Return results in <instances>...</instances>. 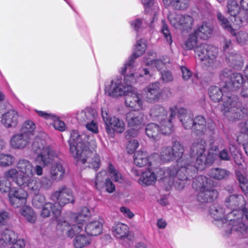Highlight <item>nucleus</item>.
I'll use <instances>...</instances> for the list:
<instances>
[{"instance_id":"7c9ffc66","label":"nucleus","mask_w":248,"mask_h":248,"mask_svg":"<svg viewBox=\"0 0 248 248\" xmlns=\"http://www.w3.org/2000/svg\"><path fill=\"white\" fill-rule=\"evenodd\" d=\"M18 114L14 110H9L2 115L1 122L6 128L15 127L18 123Z\"/></svg>"},{"instance_id":"ddd939ff","label":"nucleus","mask_w":248,"mask_h":248,"mask_svg":"<svg viewBox=\"0 0 248 248\" xmlns=\"http://www.w3.org/2000/svg\"><path fill=\"white\" fill-rule=\"evenodd\" d=\"M197 57L207 67L214 68L217 64L218 49L205 43L197 45L194 49Z\"/></svg>"},{"instance_id":"8fccbe9b","label":"nucleus","mask_w":248,"mask_h":248,"mask_svg":"<svg viewBox=\"0 0 248 248\" xmlns=\"http://www.w3.org/2000/svg\"><path fill=\"white\" fill-rule=\"evenodd\" d=\"M131 27L136 31L145 28L148 24V21L145 18H137L130 22Z\"/></svg>"},{"instance_id":"09e8293b","label":"nucleus","mask_w":248,"mask_h":248,"mask_svg":"<svg viewBox=\"0 0 248 248\" xmlns=\"http://www.w3.org/2000/svg\"><path fill=\"white\" fill-rule=\"evenodd\" d=\"M20 213L25 218L31 223H34L36 220V216L32 209L29 206H23Z\"/></svg>"},{"instance_id":"4be33fe9","label":"nucleus","mask_w":248,"mask_h":248,"mask_svg":"<svg viewBox=\"0 0 248 248\" xmlns=\"http://www.w3.org/2000/svg\"><path fill=\"white\" fill-rule=\"evenodd\" d=\"M147 44L145 40L141 39L138 40L135 46L134 52L120 69V73L124 74L128 68L130 69L133 68L135 60L141 56L145 52Z\"/></svg>"},{"instance_id":"13d9d810","label":"nucleus","mask_w":248,"mask_h":248,"mask_svg":"<svg viewBox=\"0 0 248 248\" xmlns=\"http://www.w3.org/2000/svg\"><path fill=\"white\" fill-rule=\"evenodd\" d=\"M50 123L52 124L55 129L61 131H63L65 130V124L62 121L60 120L59 118L55 114L54 118L52 119Z\"/></svg>"},{"instance_id":"f3484780","label":"nucleus","mask_w":248,"mask_h":248,"mask_svg":"<svg viewBox=\"0 0 248 248\" xmlns=\"http://www.w3.org/2000/svg\"><path fill=\"white\" fill-rule=\"evenodd\" d=\"M125 120L130 129L127 133L129 137H136L140 134V130L145 124L143 114L141 113L130 111L125 116Z\"/></svg>"},{"instance_id":"a19ab883","label":"nucleus","mask_w":248,"mask_h":248,"mask_svg":"<svg viewBox=\"0 0 248 248\" xmlns=\"http://www.w3.org/2000/svg\"><path fill=\"white\" fill-rule=\"evenodd\" d=\"M225 55L226 62L234 68L238 69L242 66L243 60L239 54L232 52H228Z\"/></svg>"},{"instance_id":"e2e57ef3","label":"nucleus","mask_w":248,"mask_h":248,"mask_svg":"<svg viewBox=\"0 0 248 248\" xmlns=\"http://www.w3.org/2000/svg\"><path fill=\"white\" fill-rule=\"evenodd\" d=\"M104 188H105L106 191L109 193H112L115 190V185L108 177L105 179L104 183Z\"/></svg>"},{"instance_id":"79ce46f5","label":"nucleus","mask_w":248,"mask_h":248,"mask_svg":"<svg viewBox=\"0 0 248 248\" xmlns=\"http://www.w3.org/2000/svg\"><path fill=\"white\" fill-rule=\"evenodd\" d=\"M145 133L146 135L153 140H157L161 131V124L159 125L155 123H150L146 126Z\"/></svg>"},{"instance_id":"c756f323","label":"nucleus","mask_w":248,"mask_h":248,"mask_svg":"<svg viewBox=\"0 0 248 248\" xmlns=\"http://www.w3.org/2000/svg\"><path fill=\"white\" fill-rule=\"evenodd\" d=\"M206 122L204 118L202 116H198L193 120V130L197 135H202L212 130L213 124L206 128Z\"/></svg>"},{"instance_id":"423d86ee","label":"nucleus","mask_w":248,"mask_h":248,"mask_svg":"<svg viewBox=\"0 0 248 248\" xmlns=\"http://www.w3.org/2000/svg\"><path fill=\"white\" fill-rule=\"evenodd\" d=\"M209 94L214 102H219L222 99V111L227 117L230 118V120L239 118L235 108L236 104L235 98H232L228 92L223 91L222 88L220 89L217 87L212 86L209 89Z\"/></svg>"},{"instance_id":"f257e3e1","label":"nucleus","mask_w":248,"mask_h":248,"mask_svg":"<svg viewBox=\"0 0 248 248\" xmlns=\"http://www.w3.org/2000/svg\"><path fill=\"white\" fill-rule=\"evenodd\" d=\"M69 144L70 152L78 163L95 170L100 168V156L93 152L97 147L96 141L93 136L79 135L77 131L73 130L71 133Z\"/></svg>"},{"instance_id":"680f3d73","label":"nucleus","mask_w":248,"mask_h":248,"mask_svg":"<svg viewBox=\"0 0 248 248\" xmlns=\"http://www.w3.org/2000/svg\"><path fill=\"white\" fill-rule=\"evenodd\" d=\"M161 31L166 41L169 45H171L172 42L171 34L168 26L165 23L162 25Z\"/></svg>"},{"instance_id":"6e6d98bb","label":"nucleus","mask_w":248,"mask_h":248,"mask_svg":"<svg viewBox=\"0 0 248 248\" xmlns=\"http://www.w3.org/2000/svg\"><path fill=\"white\" fill-rule=\"evenodd\" d=\"M35 194L32 200V204L35 208H41L47 202L43 195Z\"/></svg>"},{"instance_id":"20e7f679","label":"nucleus","mask_w":248,"mask_h":248,"mask_svg":"<svg viewBox=\"0 0 248 248\" xmlns=\"http://www.w3.org/2000/svg\"><path fill=\"white\" fill-rule=\"evenodd\" d=\"M184 148L183 146L178 141H174L172 147H165L162 148L160 153V159L164 162L176 160L177 165L180 168L177 170L174 167H172L176 170L175 176L178 179H182L184 175L186 178V186L187 184V176L184 172L188 170L187 165L190 163L189 158H186L184 155Z\"/></svg>"},{"instance_id":"7ed1b4c3","label":"nucleus","mask_w":248,"mask_h":248,"mask_svg":"<svg viewBox=\"0 0 248 248\" xmlns=\"http://www.w3.org/2000/svg\"><path fill=\"white\" fill-rule=\"evenodd\" d=\"M18 168L19 170L25 174V176L20 180L19 184L25 185L27 189L32 194H38L41 188H48L53 183L56 181L49 177L45 176L41 180L33 177V166L31 162L26 159H20L18 161Z\"/></svg>"},{"instance_id":"cd10ccee","label":"nucleus","mask_w":248,"mask_h":248,"mask_svg":"<svg viewBox=\"0 0 248 248\" xmlns=\"http://www.w3.org/2000/svg\"><path fill=\"white\" fill-rule=\"evenodd\" d=\"M31 139L28 134L23 133L16 134L12 137L10 145L13 149L22 150L29 145Z\"/></svg>"},{"instance_id":"5fc2aeb1","label":"nucleus","mask_w":248,"mask_h":248,"mask_svg":"<svg viewBox=\"0 0 248 248\" xmlns=\"http://www.w3.org/2000/svg\"><path fill=\"white\" fill-rule=\"evenodd\" d=\"M217 19L219 21L221 26L231 33L233 32V29L232 28L228 19L225 18L220 13L217 14Z\"/></svg>"},{"instance_id":"4c0bfd02","label":"nucleus","mask_w":248,"mask_h":248,"mask_svg":"<svg viewBox=\"0 0 248 248\" xmlns=\"http://www.w3.org/2000/svg\"><path fill=\"white\" fill-rule=\"evenodd\" d=\"M213 31V28L212 24L209 22H203L194 31L198 37L202 39L206 40L211 36Z\"/></svg>"},{"instance_id":"6ab92c4d","label":"nucleus","mask_w":248,"mask_h":248,"mask_svg":"<svg viewBox=\"0 0 248 248\" xmlns=\"http://www.w3.org/2000/svg\"><path fill=\"white\" fill-rule=\"evenodd\" d=\"M168 18L172 27L182 31L190 29L193 23L191 16L178 14L175 12L169 13Z\"/></svg>"},{"instance_id":"f03ea898","label":"nucleus","mask_w":248,"mask_h":248,"mask_svg":"<svg viewBox=\"0 0 248 248\" xmlns=\"http://www.w3.org/2000/svg\"><path fill=\"white\" fill-rule=\"evenodd\" d=\"M132 172L135 176L139 177L138 183L142 186L154 185L157 178L162 181L167 189L174 186L177 189H182L186 186V177L184 175L182 179H178L175 176L176 170L173 167L160 169L156 175L149 168L141 172L133 169Z\"/></svg>"},{"instance_id":"e433bc0d","label":"nucleus","mask_w":248,"mask_h":248,"mask_svg":"<svg viewBox=\"0 0 248 248\" xmlns=\"http://www.w3.org/2000/svg\"><path fill=\"white\" fill-rule=\"evenodd\" d=\"M151 156L148 157L146 152L142 151L137 152L134 155V164L139 167L147 166L149 168L152 166Z\"/></svg>"},{"instance_id":"c03bdc74","label":"nucleus","mask_w":248,"mask_h":248,"mask_svg":"<svg viewBox=\"0 0 248 248\" xmlns=\"http://www.w3.org/2000/svg\"><path fill=\"white\" fill-rule=\"evenodd\" d=\"M233 74L232 71L228 68H224L220 72L219 78L220 80V86L222 88L223 91H226V87L228 85L231 77Z\"/></svg>"},{"instance_id":"052dcab7","label":"nucleus","mask_w":248,"mask_h":248,"mask_svg":"<svg viewBox=\"0 0 248 248\" xmlns=\"http://www.w3.org/2000/svg\"><path fill=\"white\" fill-rule=\"evenodd\" d=\"M139 146V142L135 139L128 141L126 145V151L129 154H132L136 150Z\"/></svg>"},{"instance_id":"6e6552de","label":"nucleus","mask_w":248,"mask_h":248,"mask_svg":"<svg viewBox=\"0 0 248 248\" xmlns=\"http://www.w3.org/2000/svg\"><path fill=\"white\" fill-rule=\"evenodd\" d=\"M57 229L61 230L63 233H65L69 237H72L78 234L74 241V244L76 248H82L90 243V236L85 235V232L81 225L77 226L73 224L72 226L69 222L63 220H58Z\"/></svg>"},{"instance_id":"dca6fc26","label":"nucleus","mask_w":248,"mask_h":248,"mask_svg":"<svg viewBox=\"0 0 248 248\" xmlns=\"http://www.w3.org/2000/svg\"><path fill=\"white\" fill-rule=\"evenodd\" d=\"M229 151L233 156L235 162L239 165V169L236 170V174L243 192L248 194V180L246 176L245 167L243 165V160L241 158L238 150L232 145L229 147Z\"/></svg>"},{"instance_id":"72a5a7b5","label":"nucleus","mask_w":248,"mask_h":248,"mask_svg":"<svg viewBox=\"0 0 248 248\" xmlns=\"http://www.w3.org/2000/svg\"><path fill=\"white\" fill-rule=\"evenodd\" d=\"M83 231L89 236H97L102 232L103 223L99 220H94L90 222L83 226Z\"/></svg>"},{"instance_id":"864d4df0","label":"nucleus","mask_w":248,"mask_h":248,"mask_svg":"<svg viewBox=\"0 0 248 248\" xmlns=\"http://www.w3.org/2000/svg\"><path fill=\"white\" fill-rule=\"evenodd\" d=\"M15 161L14 157L10 154H0V166L8 167L12 165Z\"/></svg>"},{"instance_id":"0eeeda50","label":"nucleus","mask_w":248,"mask_h":248,"mask_svg":"<svg viewBox=\"0 0 248 248\" xmlns=\"http://www.w3.org/2000/svg\"><path fill=\"white\" fill-rule=\"evenodd\" d=\"M225 205L227 208L232 210L230 213H228V218L230 222L235 221L236 225H240V230L237 227L235 228L241 233L246 232L247 227L241 222L242 217L241 212L238 211L242 209L246 204V201L244 197L240 194H232L226 199L225 202Z\"/></svg>"},{"instance_id":"58836bf2","label":"nucleus","mask_w":248,"mask_h":248,"mask_svg":"<svg viewBox=\"0 0 248 248\" xmlns=\"http://www.w3.org/2000/svg\"><path fill=\"white\" fill-rule=\"evenodd\" d=\"M65 170L60 162H55L50 169V175L51 179L58 182L63 178Z\"/></svg>"},{"instance_id":"393cba45","label":"nucleus","mask_w":248,"mask_h":248,"mask_svg":"<svg viewBox=\"0 0 248 248\" xmlns=\"http://www.w3.org/2000/svg\"><path fill=\"white\" fill-rule=\"evenodd\" d=\"M52 199L57 200L58 204L60 206L69 202H73L75 201L72 190L64 186L55 191L52 196Z\"/></svg>"},{"instance_id":"ea45409f","label":"nucleus","mask_w":248,"mask_h":248,"mask_svg":"<svg viewBox=\"0 0 248 248\" xmlns=\"http://www.w3.org/2000/svg\"><path fill=\"white\" fill-rule=\"evenodd\" d=\"M56 203L54 205L50 202H47L41 208L42 210L40 213V215L43 217H47L52 213L57 217L61 213L60 209L58 206L56 205Z\"/></svg>"},{"instance_id":"412c9836","label":"nucleus","mask_w":248,"mask_h":248,"mask_svg":"<svg viewBox=\"0 0 248 248\" xmlns=\"http://www.w3.org/2000/svg\"><path fill=\"white\" fill-rule=\"evenodd\" d=\"M17 235L14 231L7 229L3 231L0 239V248H6L12 244L11 248H24L25 242L22 239H17Z\"/></svg>"},{"instance_id":"c85d7f7f","label":"nucleus","mask_w":248,"mask_h":248,"mask_svg":"<svg viewBox=\"0 0 248 248\" xmlns=\"http://www.w3.org/2000/svg\"><path fill=\"white\" fill-rule=\"evenodd\" d=\"M150 74L147 68L142 66L137 69H135L134 63L131 69L128 68L126 72L122 75H125V80L127 81L129 80L130 83H134L137 82L138 78L143 77L145 75Z\"/></svg>"},{"instance_id":"9d476101","label":"nucleus","mask_w":248,"mask_h":248,"mask_svg":"<svg viewBox=\"0 0 248 248\" xmlns=\"http://www.w3.org/2000/svg\"><path fill=\"white\" fill-rule=\"evenodd\" d=\"M31 149L37 154L35 161L44 167L52 163L54 157H58L59 155L58 152L47 145L45 141L39 137H35L33 139L31 144Z\"/></svg>"},{"instance_id":"c9c22d12","label":"nucleus","mask_w":248,"mask_h":248,"mask_svg":"<svg viewBox=\"0 0 248 248\" xmlns=\"http://www.w3.org/2000/svg\"><path fill=\"white\" fill-rule=\"evenodd\" d=\"M245 82L246 81L245 80L242 75L237 73H233L231 77L228 85L226 87V92L229 93L239 89L242 87Z\"/></svg>"},{"instance_id":"603ef678","label":"nucleus","mask_w":248,"mask_h":248,"mask_svg":"<svg viewBox=\"0 0 248 248\" xmlns=\"http://www.w3.org/2000/svg\"><path fill=\"white\" fill-rule=\"evenodd\" d=\"M229 173V172L225 170L215 168L210 170V176L214 179L221 180L226 178Z\"/></svg>"},{"instance_id":"9b49d317","label":"nucleus","mask_w":248,"mask_h":248,"mask_svg":"<svg viewBox=\"0 0 248 248\" xmlns=\"http://www.w3.org/2000/svg\"><path fill=\"white\" fill-rule=\"evenodd\" d=\"M177 108L170 109L169 117H167V111L165 108L159 105L154 106L150 110V116L161 124V131L164 135H169L173 130L172 119L176 115Z\"/></svg>"},{"instance_id":"774afa93","label":"nucleus","mask_w":248,"mask_h":248,"mask_svg":"<svg viewBox=\"0 0 248 248\" xmlns=\"http://www.w3.org/2000/svg\"><path fill=\"white\" fill-rule=\"evenodd\" d=\"M161 79L164 82H169L173 80L171 73L169 71L161 72Z\"/></svg>"},{"instance_id":"bb28decb","label":"nucleus","mask_w":248,"mask_h":248,"mask_svg":"<svg viewBox=\"0 0 248 248\" xmlns=\"http://www.w3.org/2000/svg\"><path fill=\"white\" fill-rule=\"evenodd\" d=\"M145 100L146 102L153 103L160 98L161 92L158 82H154L149 84L144 89Z\"/></svg>"},{"instance_id":"49530a36","label":"nucleus","mask_w":248,"mask_h":248,"mask_svg":"<svg viewBox=\"0 0 248 248\" xmlns=\"http://www.w3.org/2000/svg\"><path fill=\"white\" fill-rule=\"evenodd\" d=\"M35 128V124L33 121L30 120H26L22 124L21 128L22 133L28 134L31 139L34 135Z\"/></svg>"},{"instance_id":"5701e85b","label":"nucleus","mask_w":248,"mask_h":248,"mask_svg":"<svg viewBox=\"0 0 248 248\" xmlns=\"http://www.w3.org/2000/svg\"><path fill=\"white\" fill-rule=\"evenodd\" d=\"M106 122L105 130L110 137H114L115 133H122L125 129L124 121L118 117H110L108 120H106Z\"/></svg>"},{"instance_id":"2eb2a0df","label":"nucleus","mask_w":248,"mask_h":248,"mask_svg":"<svg viewBox=\"0 0 248 248\" xmlns=\"http://www.w3.org/2000/svg\"><path fill=\"white\" fill-rule=\"evenodd\" d=\"M124 84H123V80L121 78H115L111 81L106 83L105 85V93L111 97H119L126 95L127 93L131 89L129 80L125 81L124 79Z\"/></svg>"},{"instance_id":"39448f33","label":"nucleus","mask_w":248,"mask_h":248,"mask_svg":"<svg viewBox=\"0 0 248 248\" xmlns=\"http://www.w3.org/2000/svg\"><path fill=\"white\" fill-rule=\"evenodd\" d=\"M205 142L201 139L196 140L190 149V163L198 170H202L206 164H211L217 157V155L210 151L208 156L204 154Z\"/></svg>"},{"instance_id":"473e14b6","label":"nucleus","mask_w":248,"mask_h":248,"mask_svg":"<svg viewBox=\"0 0 248 248\" xmlns=\"http://www.w3.org/2000/svg\"><path fill=\"white\" fill-rule=\"evenodd\" d=\"M178 117L185 129L193 128V116L191 112L184 108H180L177 111Z\"/></svg>"},{"instance_id":"3c124183","label":"nucleus","mask_w":248,"mask_h":248,"mask_svg":"<svg viewBox=\"0 0 248 248\" xmlns=\"http://www.w3.org/2000/svg\"><path fill=\"white\" fill-rule=\"evenodd\" d=\"M197 37L198 36L194 31L190 33L185 43V48L187 50L195 49V47L198 45L197 43Z\"/></svg>"},{"instance_id":"a211bd4d","label":"nucleus","mask_w":248,"mask_h":248,"mask_svg":"<svg viewBox=\"0 0 248 248\" xmlns=\"http://www.w3.org/2000/svg\"><path fill=\"white\" fill-rule=\"evenodd\" d=\"M97 113L95 110L81 111L78 113L77 119L81 122H85L86 128L93 134L99 132L98 123L96 121Z\"/></svg>"},{"instance_id":"bf43d9fd","label":"nucleus","mask_w":248,"mask_h":248,"mask_svg":"<svg viewBox=\"0 0 248 248\" xmlns=\"http://www.w3.org/2000/svg\"><path fill=\"white\" fill-rule=\"evenodd\" d=\"M170 62V59L167 57H163L162 59H157L154 62L155 66L158 71L166 67V65Z\"/></svg>"},{"instance_id":"a878e982","label":"nucleus","mask_w":248,"mask_h":248,"mask_svg":"<svg viewBox=\"0 0 248 248\" xmlns=\"http://www.w3.org/2000/svg\"><path fill=\"white\" fill-rule=\"evenodd\" d=\"M90 216L91 213L89 208L84 207L81 209L79 213L77 214H74L70 217H67L66 218H57V221L59 219L64 220L69 222L71 226L75 224L77 226L81 225V227H83L84 222L87 220Z\"/></svg>"},{"instance_id":"f704fd0d","label":"nucleus","mask_w":248,"mask_h":248,"mask_svg":"<svg viewBox=\"0 0 248 248\" xmlns=\"http://www.w3.org/2000/svg\"><path fill=\"white\" fill-rule=\"evenodd\" d=\"M112 235L116 239H122L126 237L129 233V227L124 223H115L111 229Z\"/></svg>"},{"instance_id":"de8ad7c7","label":"nucleus","mask_w":248,"mask_h":248,"mask_svg":"<svg viewBox=\"0 0 248 248\" xmlns=\"http://www.w3.org/2000/svg\"><path fill=\"white\" fill-rule=\"evenodd\" d=\"M107 176V172L104 170H102L98 172L95 177L94 185L95 188L101 191L104 188V183Z\"/></svg>"},{"instance_id":"f8f14e48","label":"nucleus","mask_w":248,"mask_h":248,"mask_svg":"<svg viewBox=\"0 0 248 248\" xmlns=\"http://www.w3.org/2000/svg\"><path fill=\"white\" fill-rule=\"evenodd\" d=\"M210 214L214 218V224L222 229L224 235L228 236L232 232V224L236 222H230L228 218V214L225 212L221 205L218 204L212 205L210 208Z\"/></svg>"},{"instance_id":"338daca9","label":"nucleus","mask_w":248,"mask_h":248,"mask_svg":"<svg viewBox=\"0 0 248 248\" xmlns=\"http://www.w3.org/2000/svg\"><path fill=\"white\" fill-rule=\"evenodd\" d=\"M9 213L4 210L0 211V225H5L10 218Z\"/></svg>"},{"instance_id":"a18cd8bd","label":"nucleus","mask_w":248,"mask_h":248,"mask_svg":"<svg viewBox=\"0 0 248 248\" xmlns=\"http://www.w3.org/2000/svg\"><path fill=\"white\" fill-rule=\"evenodd\" d=\"M107 170L109 177L115 182L123 183L124 181L123 175L111 163L108 164Z\"/></svg>"},{"instance_id":"0e129e2a","label":"nucleus","mask_w":248,"mask_h":248,"mask_svg":"<svg viewBox=\"0 0 248 248\" xmlns=\"http://www.w3.org/2000/svg\"><path fill=\"white\" fill-rule=\"evenodd\" d=\"M232 34L236 36L237 41L240 44H243L248 40V34L245 32L240 31L238 32L236 34L233 30V32Z\"/></svg>"},{"instance_id":"aec40b11","label":"nucleus","mask_w":248,"mask_h":248,"mask_svg":"<svg viewBox=\"0 0 248 248\" xmlns=\"http://www.w3.org/2000/svg\"><path fill=\"white\" fill-rule=\"evenodd\" d=\"M23 187H12L8 194L10 204L14 208H19L24 206L27 202V192L23 189ZM27 188L26 187H25Z\"/></svg>"},{"instance_id":"37998d69","label":"nucleus","mask_w":248,"mask_h":248,"mask_svg":"<svg viewBox=\"0 0 248 248\" xmlns=\"http://www.w3.org/2000/svg\"><path fill=\"white\" fill-rule=\"evenodd\" d=\"M190 0H163L166 7L172 6L176 10H185L189 6Z\"/></svg>"},{"instance_id":"b1692460","label":"nucleus","mask_w":248,"mask_h":248,"mask_svg":"<svg viewBox=\"0 0 248 248\" xmlns=\"http://www.w3.org/2000/svg\"><path fill=\"white\" fill-rule=\"evenodd\" d=\"M131 91L126 94L125 103L128 107L135 110H142L144 108V102L142 95L131 87Z\"/></svg>"},{"instance_id":"1a4fd4ad","label":"nucleus","mask_w":248,"mask_h":248,"mask_svg":"<svg viewBox=\"0 0 248 248\" xmlns=\"http://www.w3.org/2000/svg\"><path fill=\"white\" fill-rule=\"evenodd\" d=\"M192 186L199 191L197 200L201 202H210L218 196L217 191L213 187V182L205 176H198L193 182Z\"/></svg>"},{"instance_id":"4d7b16f0","label":"nucleus","mask_w":248,"mask_h":248,"mask_svg":"<svg viewBox=\"0 0 248 248\" xmlns=\"http://www.w3.org/2000/svg\"><path fill=\"white\" fill-rule=\"evenodd\" d=\"M156 53L154 51L149 52L144 58L143 64L146 66L153 67L155 62L157 60L156 59Z\"/></svg>"},{"instance_id":"2f4dec72","label":"nucleus","mask_w":248,"mask_h":248,"mask_svg":"<svg viewBox=\"0 0 248 248\" xmlns=\"http://www.w3.org/2000/svg\"><path fill=\"white\" fill-rule=\"evenodd\" d=\"M227 13L234 18V24L239 27L242 23V19L237 15L240 13V8L236 0H228L227 2Z\"/></svg>"},{"instance_id":"69168bd1","label":"nucleus","mask_w":248,"mask_h":248,"mask_svg":"<svg viewBox=\"0 0 248 248\" xmlns=\"http://www.w3.org/2000/svg\"><path fill=\"white\" fill-rule=\"evenodd\" d=\"M35 111L40 117L45 119L48 122H50L52 119L54 118V114L47 113L46 111L38 110L37 109H35Z\"/></svg>"},{"instance_id":"4468645a","label":"nucleus","mask_w":248,"mask_h":248,"mask_svg":"<svg viewBox=\"0 0 248 248\" xmlns=\"http://www.w3.org/2000/svg\"><path fill=\"white\" fill-rule=\"evenodd\" d=\"M25 176L18 168V163L16 168H12L6 170L3 173V178L0 180V191L2 193L10 191L11 186L10 181L20 187H26L25 185L19 184L20 180Z\"/></svg>"}]
</instances>
